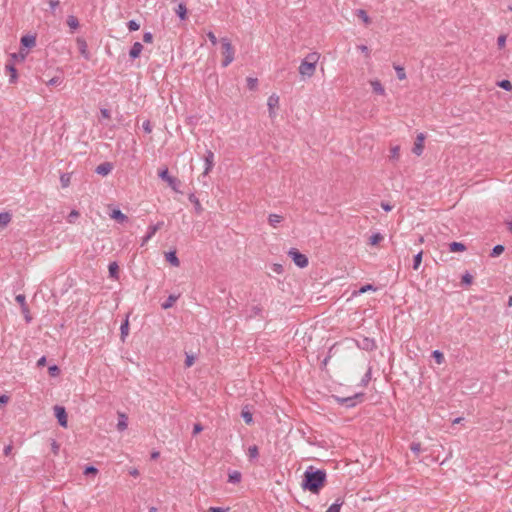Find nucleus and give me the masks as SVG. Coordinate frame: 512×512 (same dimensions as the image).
Instances as JSON below:
<instances>
[{"mask_svg": "<svg viewBox=\"0 0 512 512\" xmlns=\"http://www.w3.org/2000/svg\"><path fill=\"white\" fill-rule=\"evenodd\" d=\"M326 483L325 470L316 469L314 466H308L302 478L301 487L304 491L318 494Z\"/></svg>", "mask_w": 512, "mask_h": 512, "instance_id": "obj_1", "label": "nucleus"}, {"mask_svg": "<svg viewBox=\"0 0 512 512\" xmlns=\"http://www.w3.org/2000/svg\"><path fill=\"white\" fill-rule=\"evenodd\" d=\"M319 54L316 52L309 53L301 62L299 66V74L303 78H310L316 71V64L319 60Z\"/></svg>", "mask_w": 512, "mask_h": 512, "instance_id": "obj_2", "label": "nucleus"}, {"mask_svg": "<svg viewBox=\"0 0 512 512\" xmlns=\"http://www.w3.org/2000/svg\"><path fill=\"white\" fill-rule=\"evenodd\" d=\"M221 44H222V54L224 56V59L222 60V66L227 67L229 64H231L234 60V48L228 38H221Z\"/></svg>", "mask_w": 512, "mask_h": 512, "instance_id": "obj_3", "label": "nucleus"}, {"mask_svg": "<svg viewBox=\"0 0 512 512\" xmlns=\"http://www.w3.org/2000/svg\"><path fill=\"white\" fill-rule=\"evenodd\" d=\"M288 255L298 267L305 268L308 266V258L296 248H291L288 251Z\"/></svg>", "mask_w": 512, "mask_h": 512, "instance_id": "obj_4", "label": "nucleus"}, {"mask_svg": "<svg viewBox=\"0 0 512 512\" xmlns=\"http://www.w3.org/2000/svg\"><path fill=\"white\" fill-rule=\"evenodd\" d=\"M158 176L165 182L168 183V185L176 192H178V186L180 185V180L170 176L168 168H164L159 171Z\"/></svg>", "mask_w": 512, "mask_h": 512, "instance_id": "obj_5", "label": "nucleus"}, {"mask_svg": "<svg viewBox=\"0 0 512 512\" xmlns=\"http://www.w3.org/2000/svg\"><path fill=\"white\" fill-rule=\"evenodd\" d=\"M364 397L363 393H356L353 396L349 397H337L338 403L344 405L345 407H354L357 403L361 402Z\"/></svg>", "mask_w": 512, "mask_h": 512, "instance_id": "obj_6", "label": "nucleus"}, {"mask_svg": "<svg viewBox=\"0 0 512 512\" xmlns=\"http://www.w3.org/2000/svg\"><path fill=\"white\" fill-rule=\"evenodd\" d=\"M54 412H55V417L57 418L58 420V423L60 426L62 427H67V413H66V410L63 406H59V405H56L54 406Z\"/></svg>", "mask_w": 512, "mask_h": 512, "instance_id": "obj_7", "label": "nucleus"}, {"mask_svg": "<svg viewBox=\"0 0 512 512\" xmlns=\"http://www.w3.org/2000/svg\"><path fill=\"white\" fill-rule=\"evenodd\" d=\"M267 105L269 109V116L274 118L276 115L275 108H277L279 105V96L276 94L270 95L267 101Z\"/></svg>", "mask_w": 512, "mask_h": 512, "instance_id": "obj_8", "label": "nucleus"}, {"mask_svg": "<svg viewBox=\"0 0 512 512\" xmlns=\"http://www.w3.org/2000/svg\"><path fill=\"white\" fill-rule=\"evenodd\" d=\"M205 169L203 175L206 176L214 166V153L211 150H207L204 156Z\"/></svg>", "mask_w": 512, "mask_h": 512, "instance_id": "obj_9", "label": "nucleus"}, {"mask_svg": "<svg viewBox=\"0 0 512 512\" xmlns=\"http://www.w3.org/2000/svg\"><path fill=\"white\" fill-rule=\"evenodd\" d=\"M424 140H425V136L423 133H420L417 135L416 140L414 142V147H413V153L416 154L417 156H420L423 152Z\"/></svg>", "mask_w": 512, "mask_h": 512, "instance_id": "obj_10", "label": "nucleus"}, {"mask_svg": "<svg viewBox=\"0 0 512 512\" xmlns=\"http://www.w3.org/2000/svg\"><path fill=\"white\" fill-rule=\"evenodd\" d=\"M76 43H77V47L79 49V52L80 54L85 58V59H89L90 58V53L88 51V46H87V42L85 41V39L81 38V37H78L76 39Z\"/></svg>", "mask_w": 512, "mask_h": 512, "instance_id": "obj_11", "label": "nucleus"}, {"mask_svg": "<svg viewBox=\"0 0 512 512\" xmlns=\"http://www.w3.org/2000/svg\"><path fill=\"white\" fill-rule=\"evenodd\" d=\"M163 225V222H158L155 225H151L148 228V232L145 237H143L141 245L144 246L154 235L155 233L161 228Z\"/></svg>", "mask_w": 512, "mask_h": 512, "instance_id": "obj_12", "label": "nucleus"}, {"mask_svg": "<svg viewBox=\"0 0 512 512\" xmlns=\"http://www.w3.org/2000/svg\"><path fill=\"white\" fill-rule=\"evenodd\" d=\"M113 169L110 162H104L96 167V173L102 176L108 175Z\"/></svg>", "mask_w": 512, "mask_h": 512, "instance_id": "obj_13", "label": "nucleus"}, {"mask_svg": "<svg viewBox=\"0 0 512 512\" xmlns=\"http://www.w3.org/2000/svg\"><path fill=\"white\" fill-rule=\"evenodd\" d=\"M142 50H143V45L140 42H135L129 51V56L132 59H136L140 56Z\"/></svg>", "mask_w": 512, "mask_h": 512, "instance_id": "obj_14", "label": "nucleus"}, {"mask_svg": "<svg viewBox=\"0 0 512 512\" xmlns=\"http://www.w3.org/2000/svg\"><path fill=\"white\" fill-rule=\"evenodd\" d=\"M21 45L26 48H32L36 45V37L33 35H25L21 38Z\"/></svg>", "mask_w": 512, "mask_h": 512, "instance_id": "obj_15", "label": "nucleus"}, {"mask_svg": "<svg viewBox=\"0 0 512 512\" xmlns=\"http://www.w3.org/2000/svg\"><path fill=\"white\" fill-rule=\"evenodd\" d=\"M166 260L174 267H178L180 265V261L176 255L175 251H170L165 254Z\"/></svg>", "mask_w": 512, "mask_h": 512, "instance_id": "obj_16", "label": "nucleus"}, {"mask_svg": "<svg viewBox=\"0 0 512 512\" xmlns=\"http://www.w3.org/2000/svg\"><path fill=\"white\" fill-rule=\"evenodd\" d=\"M109 276L115 280L119 278V266L116 262H111L108 266Z\"/></svg>", "mask_w": 512, "mask_h": 512, "instance_id": "obj_17", "label": "nucleus"}, {"mask_svg": "<svg viewBox=\"0 0 512 512\" xmlns=\"http://www.w3.org/2000/svg\"><path fill=\"white\" fill-rule=\"evenodd\" d=\"M7 72L10 74L9 82L15 83L17 81V70L15 66L11 63L6 64L5 66Z\"/></svg>", "mask_w": 512, "mask_h": 512, "instance_id": "obj_18", "label": "nucleus"}, {"mask_svg": "<svg viewBox=\"0 0 512 512\" xmlns=\"http://www.w3.org/2000/svg\"><path fill=\"white\" fill-rule=\"evenodd\" d=\"M178 298V295H169L168 298L161 304V307L165 310L171 308Z\"/></svg>", "mask_w": 512, "mask_h": 512, "instance_id": "obj_19", "label": "nucleus"}, {"mask_svg": "<svg viewBox=\"0 0 512 512\" xmlns=\"http://www.w3.org/2000/svg\"><path fill=\"white\" fill-rule=\"evenodd\" d=\"M15 300L20 304L22 313H28L29 308L26 304V297L24 294H19L16 296Z\"/></svg>", "mask_w": 512, "mask_h": 512, "instance_id": "obj_20", "label": "nucleus"}, {"mask_svg": "<svg viewBox=\"0 0 512 512\" xmlns=\"http://www.w3.org/2000/svg\"><path fill=\"white\" fill-rule=\"evenodd\" d=\"M283 221V217L278 214H270L268 216V222L272 227H277L278 224H280Z\"/></svg>", "mask_w": 512, "mask_h": 512, "instance_id": "obj_21", "label": "nucleus"}, {"mask_svg": "<svg viewBox=\"0 0 512 512\" xmlns=\"http://www.w3.org/2000/svg\"><path fill=\"white\" fill-rule=\"evenodd\" d=\"M12 219V215L9 212L0 213V228L6 227Z\"/></svg>", "mask_w": 512, "mask_h": 512, "instance_id": "obj_22", "label": "nucleus"}, {"mask_svg": "<svg viewBox=\"0 0 512 512\" xmlns=\"http://www.w3.org/2000/svg\"><path fill=\"white\" fill-rule=\"evenodd\" d=\"M111 218L123 223L124 221H127L128 217L123 214L119 209H115L111 213Z\"/></svg>", "mask_w": 512, "mask_h": 512, "instance_id": "obj_23", "label": "nucleus"}, {"mask_svg": "<svg viewBox=\"0 0 512 512\" xmlns=\"http://www.w3.org/2000/svg\"><path fill=\"white\" fill-rule=\"evenodd\" d=\"M371 86H372V89H373L374 93L379 94V95H384L385 94V89L382 86V84L380 83V81H378V80L372 81L371 82Z\"/></svg>", "mask_w": 512, "mask_h": 512, "instance_id": "obj_24", "label": "nucleus"}, {"mask_svg": "<svg viewBox=\"0 0 512 512\" xmlns=\"http://www.w3.org/2000/svg\"><path fill=\"white\" fill-rule=\"evenodd\" d=\"M450 252H462L466 250V246L461 242H452L449 244Z\"/></svg>", "mask_w": 512, "mask_h": 512, "instance_id": "obj_25", "label": "nucleus"}, {"mask_svg": "<svg viewBox=\"0 0 512 512\" xmlns=\"http://www.w3.org/2000/svg\"><path fill=\"white\" fill-rule=\"evenodd\" d=\"M242 475L239 471H232L228 475V482L230 483H239L241 481Z\"/></svg>", "mask_w": 512, "mask_h": 512, "instance_id": "obj_26", "label": "nucleus"}, {"mask_svg": "<svg viewBox=\"0 0 512 512\" xmlns=\"http://www.w3.org/2000/svg\"><path fill=\"white\" fill-rule=\"evenodd\" d=\"M241 417L245 421L246 424H251L253 422L252 413L246 408L242 409Z\"/></svg>", "mask_w": 512, "mask_h": 512, "instance_id": "obj_27", "label": "nucleus"}, {"mask_svg": "<svg viewBox=\"0 0 512 512\" xmlns=\"http://www.w3.org/2000/svg\"><path fill=\"white\" fill-rule=\"evenodd\" d=\"M127 425V417L124 414H119L117 429L119 431H124L127 428Z\"/></svg>", "mask_w": 512, "mask_h": 512, "instance_id": "obj_28", "label": "nucleus"}, {"mask_svg": "<svg viewBox=\"0 0 512 512\" xmlns=\"http://www.w3.org/2000/svg\"><path fill=\"white\" fill-rule=\"evenodd\" d=\"M384 239L383 235L380 233H374L369 237L370 245H377Z\"/></svg>", "mask_w": 512, "mask_h": 512, "instance_id": "obj_29", "label": "nucleus"}, {"mask_svg": "<svg viewBox=\"0 0 512 512\" xmlns=\"http://www.w3.org/2000/svg\"><path fill=\"white\" fill-rule=\"evenodd\" d=\"M176 14L179 16L180 19L184 20L186 18L187 14V8L185 4L180 3L176 9Z\"/></svg>", "mask_w": 512, "mask_h": 512, "instance_id": "obj_30", "label": "nucleus"}, {"mask_svg": "<svg viewBox=\"0 0 512 512\" xmlns=\"http://www.w3.org/2000/svg\"><path fill=\"white\" fill-rule=\"evenodd\" d=\"M423 251L418 252L413 259V269L418 270L422 262Z\"/></svg>", "mask_w": 512, "mask_h": 512, "instance_id": "obj_31", "label": "nucleus"}, {"mask_svg": "<svg viewBox=\"0 0 512 512\" xmlns=\"http://www.w3.org/2000/svg\"><path fill=\"white\" fill-rule=\"evenodd\" d=\"M67 25L71 28V29H77L79 27V21L78 19L73 16V15H70L68 16L67 18Z\"/></svg>", "mask_w": 512, "mask_h": 512, "instance_id": "obj_32", "label": "nucleus"}, {"mask_svg": "<svg viewBox=\"0 0 512 512\" xmlns=\"http://www.w3.org/2000/svg\"><path fill=\"white\" fill-rule=\"evenodd\" d=\"M432 357L434 358L437 364H442L445 360L443 353L439 350H434L432 352Z\"/></svg>", "mask_w": 512, "mask_h": 512, "instance_id": "obj_33", "label": "nucleus"}, {"mask_svg": "<svg viewBox=\"0 0 512 512\" xmlns=\"http://www.w3.org/2000/svg\"><path fill=\"white\" fill-rule=\"evenodd\" d=\"M259 455V450L256 445L250 446L248 449V457L250 460L256 459Z\"/></svg>", "mask_w": 512, "mask_h": 512, "instance_id": "obj_34", "label": "nucleus"}, {"mask_svg": "<svg viewBox=\"0 0 512 512\" xmlns=\"http://www.w3.org/2000/svg\"><path fill=\"white\" fill-rule=\"evenodd\" d=\"M504 249L505 248H504L503 245L498 244V245L493 247V249H492V251L490 253V256L491 257H498L500 254L503 253Z\"/></svg>", "mask_w": 512, "mask_h": 512, "instance_id": "obj_35", "label": "nucleus"}, {"mask_svg": "<svg viewBox=\"0 0 512 512\" xmlns=\"http://www.w3.org/2000/svg\"><path fill=\"white\" fill-rule=\"evenodd\" d=\"M120 331H121V337L122 339H124L127 335H128V331H129V322H128V319H126L120 326Z\"/></svg>", "mask_w": 512, "mask_h": 512, "instance_id": "obj_36", "label": "nucleus"}, {"mask_svg": "<svg viewBox=\"0 0 512 512\" xmlns=\"http://www.w3.org/2000/svg\"><path fill=\"white\" fill-rule=\"evenodd\" d=\"M497 85L506 91L512 90V84L509 80H501L497 83Z\"/></svg>", "mask_w": 512, "mask_h": 512, "instance_id": "obj_37", "label": "nucleus"}, {"mask_svg": "<svg viewBox=\"0 0 512 512\" xmlns=\"http://www.w3.org/2000/svg\"><path fill=\"white\" fill-rule=\"evenodd\" d=\"M410 450L416 455L418 456L419 453L421 452L422 448H421V443L419 442H412L410 444Z\"/></svg>", "mask_w": 512, "mask_h": 512, "instance_id": "obj_38", "label": "nucleus"}, {"mask_svg": "<svg viewBox=\"0 0 512 512\" xmlns=\"http://www.w3.org/2000/svg\"><path fill=\"white\" fill-rule=\"evenodd\" d=\"M342 504L343 502H339V500H337L326 510V512H340Z\"/></svg>", "mask_w": 512, "mask_h": 512, "instance_id": "obj_39", "label": "nucleus"}, {"mask_svg": "<svg viewBox=\"0 0 512 512\" xmlns=\"http://www.w3.org/2000/svg\"><path fill=\"white\" fill-rule=\"evenodd\" d=\"M357 16L361 18L366 24L370 23V18L365 10L359 9L357 10Z\"/></svg>", "mask_w": 512, "mask_h": 512, "instance_id": "obj_40", "label": "nucleus"}, {"mask_svg": "<svg viewBox=\"0 0 512 512\" xmlns=\"http://www.w3.org/2000/svg\"><path fill=\"white\" fill-rule=\"evenodd\" d=\"M395 70H396V73H397V77L399 80H404L406 79V73H405V70L403 67L401 66H394Z\"/></svg>", "mask_w": 512, "mask_h": 512, "instance_id": "obj_41", "label": "nucleus"}, {"mask_svg": "<svg viewBox=\"0 0 512 512\" xmlns=\"http://www.w3.org/2000/svg\"><path fill=\"white\" fill-rule=\"evenodd\" d=\"M79 212L77 210H72L67 216V221L69 223H75L76 219L79 217Z\"/></svg>", "mask_w": 512, "mask_h": 512, "instance_id": "obj_42", "label": "nucleus"}, {"mask_svg": "<svg viewBox=\"0 0 512 512\" xmlns=\"http://www.w3.org/2000/svg\"><path fill=\"white\" fill-rule=\"evenodd\" d=\"M258 85V80L256 78L248 77L247 78V87L250 90H254Z\"/></svg>", "mask_w": 512, "mask_h": 512, "instance_id": "obj_43", "label": "nucleus"}, {"mask_svg": "<svg viewBox=\"0 0 512 512\" xmlns=\"http://www.w3.org/2000/svg\"><path fill=\"white\" fill-rule=\"evenodd\" d=\"M49 375L52 377H56L60 373V369L57 365H52L48 368Z\"/></svg>", "mask_w": 512, "mask_h": 512, "instance_id": "obj_44", "label": "nucleus"}, {"mask_svg": "<svg viewBox=\"0 0 512 512\" xmlns=\"http://www.w3.org/2000/svg\"><path fill=\"white\" fill-rule=\"evenodd\" d=\"M261 312H262V308L260 306H258V305L253 306L251 308V313L249 314V317L250 318L256 317V316L260 315Z\"/></svg>", "mask_w": 512, "mask_h": 512, "instance_id": "obj_45", "label": "nucleus"}, {"mask_svg": "<svg viewBox=\"0 0 512 512\" xmlns=\"http://www.w3.org/2000/svg\"><path fill=\"white\" fill-rule=\"evenodd\" d=\"M127 27L129 29V31H137L140 28V25L135 20H130L127 23Z\"/></svg>", "mask_w": 512, "mask_h": 512, "instance_id": "obj_46", "label": "nucleus"}, {"mask_svg": "<svg viewBox=\"0 0 512 512\" xmlns=\"http://www.w3.org/2000/svg\"><path fill=\"white\" fill-rule=\"evenodd\" d=\"M473 281V277L470 273L466 272L463 276H462V283L465 284V285H470Z\"/></svg>", "mask_w": 512, "mask_h": 512, "instance_id": "obj_47", "label": "nucleus"}, {"mask_svg": "<svg viewBox=\"0 0 512 512\" xmlns=\"http://www.w3.org/2000/svg\"><path fill=\"white\" fill-rule=\"evenodd\" d=\"M370 380H371V369L369 368L368 371L363 376V378L361 379V384L363 386H366Z\"/></svg>", "mask_w": 512, "mask_h": 512, "instance_id": "obj_48", "label": "nucleus"}, {"mask_svg": "<svg viewBox=\"0 0 512 512\" xmlns=\"http://www.w3.org/2000/svg\"><path fill=\"white\" fill-rule=\"evenodd\" d=\"M189 200H190V202H192L195 205L196 210H198V211L201 210V204H200L198 198L194 194H191L189 196Z\"/></svg>", "mask_w": 512, "mask_h": 512, "instance_id": "obj_49", "label": "nucleus"}, {"mask_svg": "<svg viewBox=\"0 0 512 512\" xmlns=\"http://www.w3.org/2000/svg\"><path fill=\"white\" fill-rule=\"evenodd\" d=\"M98 473V469L94 466H87L84 470L85 475H96Z\"/></svg>", "mask_w": 512, "mask_h": 512, "instance_id": "obj_50", "label": "nucleus"}, {"mask_svg": "<svg viewBox=\"0 0 512 512\" xmlns=\"http://www.w3.org/2000/svg\"><path fill=\"white\" fill-rule=\"evenodd\" d=\"M505 44H506V35H500L498 38H497V46L499 49H502L505 47Z\"/></svg>", "mask_w": 512, "mask_h": 512, "instance_id": "obj_51", "label": "nucleus"}, {"mask_svg": "<svg viewBox=\"0 0 512 512\" xmlns=\"http://www.w3.org/2000/svg\"><path fill=\"white\" fill-rule=\"evenodd\" d=\"M399 151H400V149H399L398 146H395V147L391 148V150H390V153H391L390 158L398 159Z\"/></svg>", "mask_w": 512, "mask_h": 512, "instance_id": "obj_52", "label": "nucleus"}, {"mask_svg": "<svg viewBox=\"0 0 512 512\" xmlns=\"http://www.w3.org/2000/svg\"><path fill=\"white\" fill-rule=\"evenodd\" d=\"M142 128H143V130L146 133H151L152 132V126H151V123H150L149 120H146V121L143 122Z\"/></svg>", "mask_w": 512, "mask_h": 512, "instance_id": "obj_53", "label": "nucleus"}, {"mask_svg": "<svg viewBox=\"0 0 512 512\" xmlns=\"http://www.w3.org/2000/svg\"><path fill=\"white\" fill-rule=\"evenodd\" d=\"M62 82V79L60 77H53L47 82V85L49 86H55Z\"/></svg>", "mask_w": 512, "mask_h": 512, "instance_id": "obj_54", "label": "nucleus"}, {"mask_svg": "<svg viewBox=\"0 0 512 512\" xmlns=\"http://www.w3.org/2000/svg\"><path fill=\"white\" fill-rule=\"evenodd\" d=\"M143 41L145 43H151L153 41V35L151 32H145L143 35Z\"/></svg>", "mask_w": 512, "mask_h": 512, "instance_id": "obj_55", "label": "nucleus"}, {"mask_svg": "<svg viewBox=\"0 0 512 512\" xmlns=\"http://www.w3.org/2000/svg\"><path fill=\"white\" fill-rule=\"evenodd\" d=\"M49 6L52 11H55V9L59 6L60 1L59 0H48Z\"/></svg>", "mask_w": 512, "mask_h": 512, "instance_id": "obj_56", "label": "nucleus"}, {"mask_svg": "<svg viewBox=\"0 0 512 512\" xmlns=\"http://www.w3.org/2000/svg\"><path fill=\"white\" fill-rule=\"evenodd\" d=\"M207 37L209 38V40L211 41V43H212L213 45H216V44H217L218 40H217V38H216V36H215V34H214L213 32H211V31H210V32H208V33H207Z\"/></svg>", "mask_w": 512, "mask_h": 512, "instance_id": "obj_57", "label": "nucleus"}, {"mask_svg": "<svg viewBox=\"0 0 512 512\" xmlns=\"http://www.w3.org/2000/svg\"><path fill=\"white\" fill-rule=\"evenodd\" d=\"M194 363V357L192 355H187L185 359V366L190 367Z\"/></svg>", "mask_w": 512, "mask_h": 512, "instance_id": "obj_58", "label": "nucleus"}, {"mask_svg": "<svg viewBox=\"0 0 512 512\" xmlns=\"http://www.w3.org/2000/svg\"><path fill=\"white\" fill-rule=\"evenodd\" d=\"M202 430H203V426H202L200 423H196V424H194V427H193V435H197V434H198V433H200Z\"/></svg>", "mask_w": 512, "mask_h": 512, "instance_id": "obj_59", "label": "nucleus"}, {"mask_svg": "<svg viewBox=\"0 0 512 512\" xmlns=\"http://www.w3.org/2000/svg\"><path fill=\"white\" fill-rule=\"evenodd\" d=\"M358 49H359L361 52H363V53L366 55V57H369V56H370V50H369V48H368L366 45H359V46H358Z\"/></svg>", "mask_w": 512, "mask_h": 512, "instance_id": "obj_60", "label": "nucleus"}, {"mask_svg": "<svg viewBox=\"0 0 512 512\" xmlns=\"http://www.w3.org/2000/svg\"><path fill=\"white\" fill-rule=\"evenodd\" d=\"M229 508H221V507H210L207 512H226Z\"/></svg>", "mask_w": 512, "mask_h": 512, "instance_id": "obj_61", "label": "nucleus"}, {"mask_svg": "<svg viewBox=\"0 0 512 512\" xmlns=\"http://www.w3.org/2000/svg\"><path fill=\"white\" fill-rule=\"evenodd\" d=\"M369 290H376L371 284H367L360 288L359 293H365Z\"/></svg>", "mask_w": 512, "mask_h": 512, "instance_id": "obj_62", "label": "nucleus"}, {"mask_svg": "<svg viewBox=\"0 0 512 512\" xmlns=\"http://www.w3.org/2000/svg\"><path fill=\"white\" fill-rule=\"evenodd\" d=\"M381 207H382V209H383L384 211H386V212L391 211V210H392V208H393V207H392L389 203H387V202H382V203H381Z\"/></svg>", "mask_w": 512, "mask_h": 512, "instance_id": "obj_63", "label": "nucleus"}, {"mask_svg": "<svg viewBox=\"0 0 512 512\" xmlns=\"http://www.w3.org/2000/svg\"><path fill=\"white\" fill-rule=\"evenodd\" d=\"M273 271L278 273V274H281L283 272V267L281 264H274L273 265Z\"/></svg>", "mask_w": 512, "mask_h": 512, "instance_id": "obj_64", "label": "nucleus"}]
</instances>
